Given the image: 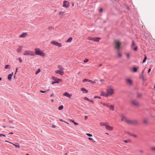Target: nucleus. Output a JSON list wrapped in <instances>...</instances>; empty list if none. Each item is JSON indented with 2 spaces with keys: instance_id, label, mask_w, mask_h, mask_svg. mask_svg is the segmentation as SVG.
<instances>
[{
  "instance_id": "f257e3e1",
  "label": "nucleus",
  "mask_w": 155,
  "mask_h": 155,
  "mask_svg": "<svg viewBox=\"0 0 155 155\" xmlns=\"http://www.w3.org/2000/svg\"><path fill=\"white\" fill-rule=\"evenodd\" d=\"M35 53L36 54L38 55H40L42 56H45V53L41 51L39 48H35Z\"/></svg>"
},
{
  "instance_id": "f03ea898",
  "label": "nucleus",
  "mask_w": 155,
  "mask_h": 155,
  "mask_svg": "<svg viewBox=\"0 0 155 155\" xmlns=\"http://www.w3.org/2000/svg\"><path fill=\"white\" fill-rule=\"evenodd\" d=\"M127 123L128 124L133 125H136L138 124V121L135 120H128L127 121Z\"/></svg>"
},
{
  "instance_id": "7ed1b4c3",
  "label": "nucleus",
  "mask_w": 155,
  "mask_h": 155,
  "mask_svg": "<svg viewBox=\"0 0 155 155\" xmlns=\"http://www.w3.org/2000/svg\"><path fill=\"white\" fill-rule=\"evenodd\" d=\"M23 55H31L33 56L35 55V52L34 51H31L30 50H26L23 53Z\"/></svg>"
},
{
  "instance_id": "20e7f679",
  "label": "nucleus",
  "mask_w": 155,
  "mask_h": 155,
  "mask_svg": "<svg viewBox=\"0 0 155 155\" xmlns=\"http://www.w3.org/2000/svg\"><path fill=\"white\" fill-rule=\"evenodd\" d=\"M107 92L108 95H112L114 93V90L110 87H108L107 89Z\"/></svg>"
},
{
  "instance_id": "39448f33",
  "label": "nucleus",
  "mask_w": 155,
  "mask_h": 155,
  "mask_svg": "<svg viewBox=\"0 0 155 155\" xmlns=\"http://www.w3.org/2000/svg\"><path fill=\"white\" fill-rule=\"evenodd\" d=\"M115 43L116 45V46L115 47V49H117L118 51H119L120 48V46L121 45V43L118 41H115Z\"/></svg>"
},
{
  "instance_id": "423d86ee",
  "label": "nucleus",
  "mask_w": 155,
  "mask_h": 155,
  "mask_svg": "<svg viewBox=\"0 0 155 155\" xmlns=\"http://www.w3.org/2000/svg\"><path fill=\"white\" fill-rule=\"evenodd\" d=\"M51 44L55 45V46H57L58 47H61L62 46L61 44L59 43L58 42L55 41H51Z\"/></svg>"
},
{
  "instance_id": "0eeeda50",
  "label": "nucleus",
  "mask_w": 155,
  "mask_h": 155,
  "mask_svg": "<svg viewBox=\"0 0 155 155\" xmlns=\"http://www.w3.org/2000/svg\"><path fill=\"white\" fill-rule=\"evenodd\" d=\"M69 2L66 1H64L63 2V6L66 8L68 7L69 6Z\"/></svg>"
},
{
  "instance_id": "6e6552de",
  "label": "nucleus",
  "mask_w": 155,
  "mask_h": 155,
  "mask_svg": "<svg viewBox=\"0 0 155 155\" xmlns=\"http://www.w3.org/2000/svg\"><path fill=\"white\" fill-rule=\"evenodd\" d=\"M63 95L64 96H66L68 97V98H71V94H70L69 93H68L67 92H65L64 93V94H63Z\"/></svg>"
},
{
  "instance_id": "1a4fd4ad",
  "label": "nucleus",
  "mask_w": 155,
  "mask_h": 155,
  "mask_svg": "<svg viewBox=\"0 0 155 155\" xmlns=\"http://www.w3.org/2000/svg\"><path fill=\"white\" fill-rule=\"evenodd\" d=\"M55 73L57 74H58L61 75H63L64 74V71H63L57 70L55 71Z\"/></svg>"
},
{
  "instance_id": "9d476101",
  "label": "nucleus",
  "mask_w": 155,
  "mask_h": 155,
  "mask_svg": "<svg viewBox=\"0 0 155 155\" xmlns=\"http://www.w3.org/2000/svg\"><path fill=\"white\" fill-rule=\"evenodd\" d=\"M5 142H8V143H10L12 144L16 147H17V148H19L20 147V146H19V144L18 143H16V144H14V143H12L9 142L8 141H7V140H5Z\"/></svg>"
},
{
  "instance_id": "9b49d317",
  "label": "nucleus",
  "mask_w": 155,
  "mask_h": 155,
  "mask_svg": "<svg viewBox=\"0 0 155 155\" xmlns=\"http://www.w3.org/2000/svg\"><path fill=\"white\" fill-rule=\"evenodd\" d=\"M121 120L122 121H125L127 123V121L128 120L127 119V118L123 115H122L121 116Z\"/></svg>"
},
{
  "instance_id": "f8f14e48",
  "label": "nucleus",
  "mask_w": 155,
  "mask_h": 155,
  "mask_svg": "<svg viewBox=\"0 0 155 155\" xmlns=\"http://www.w3.org/2000/svg\"><path fill=\"white\" fill-rule=\"evenodd\" d=\"M101 38L99 37L94 38L93 41H94L99 42Z\"/></svg>"
},
{
  "instance_id": "ddd939ff",
  "label": "nucleus",
  "mask_w": 155,
  "mask_h": 155,
  "mask_svg": "<svg viewBox=\"0 0 155 155\" xmlns=\"http://www.w3.org/2000/svg\"><path fill=\"white\" fill-rule=\"evenodd\" d=\"M126 81L127 83L129 84L130 85H131L132 84V81L129 79H127L126 80Z\"/></svg>"
},
{
  "instance_id": "4468645a",
  "label": "nucleus",
  "mask_w": 155,
  "mask_h": 155,
  "mask_svg": "<svg viewBox=\"0 0 155 155\" xmlns=\"http://www.w3.org/2000/svg\"><path fill=\"white\" fill-rule=\"evenodd\" d=\"M27 34V33L26 32L23 33L19 36V37L21 38H25Z\"/></svg>"
},
{
  "instance_id": "2eb2a0df",
  "label": "nucleus",
  "mask_w": 155,
  "mask_h": 155,
  "mask_svg": "<svg viewBox=\"0 0 155 155\" xmlns=\"http://www.w3.org/2000/svg\"><path fill=\"white\" fill-rule=\"evenodd\" d=\"M131 103L133 105L135 106H137L139 105L138 103L137 102H136L134 100L132 101Z\"/></svg>"
},
{
  "instance_id": "dca6fc26",
  "label": "nucleus",
  "mask_w": 155,
  "mask_h": 155,
  "mask_svg": "<svg viewBox=\"0 0 155 155\" xmlns=\"http://www.w3.org/2000/svg\"><path fill=\"white\" fill-rule=\"evenodd\" d=\"M51 79L55 81H59V82L60 79L57 78L56 77L54 76H52L51 77Z\"/></svg>"
},
{
  "instance_id": "f3484780",
  "label": "nucleus",
  "mask_w": 155,
  "mask_h": 155,
  "mask_svg": "<svg viewBox=\"0 0 155 155\" xmlns=\"http://www.w3.org/2000/svg\"><path fill=\"white\" fill-rule=\"evenodd\" d=\"M101 95L105 97H107L108 96V94L107 93H105L103 92H101Z\"/></svg>"
},
{
  "instance_id": "a211bd4d",
  "label": "nucleus",
  "mask_w": 155,
  "mask_h": 155,
  "mask_svg": "<svg viewBox=\"0 0 155 155\" xmlns=\"http://www.w3.org/2000/svg\"><path fill=\"white\" fill-rule=\"evenodd\" d=\"M13 72H12V73L8 74V79L9 80H10L11 79L13 75Z\"/></svg>"
},
{
  "instance_id": "6ab92c4d",
  "label": "nucleus",
  "mask_w": 155,
  "mask_h": 155,
  "mask_svg": "<svg viewBox=\"0 0 155 155\" xmlns=\"http://www.w3.org/2000/svg\"><path fill=\"white\" fill-rule=\"evenodd\" d=\"M109 107V109L110 110H112V111H114V105H110Z\"/></svg>"
},
{
  "instance_id": "aec40b11",
  "label": "nucleus",
  "mask_w": 155,
  "mask_h": 155,
  "mask_svg": "<svg viewBox=\"0 0 155 155\" xmlns=\"http://www.w3.org/2000/svg\"><path fill=\"white\" fill-rule=\"evenodd\" d=\"M106 129L109 130H113L112 127L110 126L107 125L106 127Z\"/></svg>"
},
{
  "instance_id": "412c9836",
  "label": "nucleus",
  "mask_w": 155,
  "mask_h": 155,
  "mask_svg": "<svg viewBox=\"0 0 155 155\" xmlns=\"http://www.w3.org/2000/svg\"><path fill=\"white\" fill-rule=\"evenodd\" d=\"M84 99L85 100H86L89 102L92 103L93 102V101L92 100H91L86 97H85L84 98Z\"/></svg>"
},
{
  "instance_id": "4be33fe9",
  "label": "nucleus",
  "mask_w": 155,
  "mask_h": 155,
  "mask_svg": "<svg viewBox=\"0 0 155 155\" xmlns=\"http://www.w3.org/2000/svg\"><path fill=\"white\" fill-rule=\"evenodd\" d=\"M81 90L84 93H86L88 92V91L86 90L85 88H82L81 89Z\"/></svg>"
},
{
  "instance_id": "5701e85b",
  "label": "nucleus",
  "mask_w": 155,
  "mask_h": 155,
  "mask_svg": "<svg viewBox=\"0 0 155 155\" xmlns=\"http://www.w3.org/2000/svg\"><path fill=\"white\" fill-rule=\"evenodd\" d=\"M22 48V46H20L18 47L17 50V52L18 53H19L21 51Z\"/></svg>"
},
{
  "instance_id": "b1692460",
  "label": "nucleus",
  "mask_w": 155,
  "mask_h": 155,
  "mask_svg": "<svg viewBox=\"0 0 155 155\" xmlns=\"http://www.w3.org/2000/svg\"><path fill=\"white\" fill-rule=\"evenodd\" d=\"M64 12H59V15L61 17H62L64 15Z\"/></svg>"
},
{
  "instance_id": "393cba45",
  "label": "nucleus",
  "mask_w": 155,
  "mask_h": 155,
  "mask_svg": "<svg viewBox=\"0 0 155 155\" xmlns=\"http://www.w3.org/2000/svg\"><path fill=\"white\" fill-rule=\"evenodd\" d=\"M142 95V94H139V93H137V97L138 98H141V97Z\"/></svg>"
},
{
  "instance_id": "a878e982",
  "label": "nucleus",
  "mask_w": 155,
  "mask_h": 155,
  "mask_svg": "<svg viewBox=\"0 0 155 155\" xmlns=\"http://www.w3.org/2000/svg\"><path fill=\"white\" fill-rule=\"evenodd\" d=\"M72 38L71 37H70L66 41V42H71V40H72Z\"/></svg>"
},
{
  "instance_id": "bb28decb",
  "label": "nucleus",
  "mask_w": 155,
  "mask_h": 155,
  "mask_svg": "<svg viewBox=\"0 0 155 155\" xmlns=\"http://www.w3.org/2000/svg\"><path fill=\"white\" fill-rule=\"evenodd\" d=\"M135 45V43L134 41H132V43L131 46V48H133V47Z\"/></svg>"
},
{
  "instance_id": "cd10ccee",
  "label": "nucleus",
  "mask_w": 155,
  "mask_h": 155,
  "mask_svg": "<svg viewBox=\"0 0 155 155\" xmlns=\"http://www.w3.org/2000/svg\"><path fill=\"white\" fill-rule=\"evenodd\" d=\"M127 134H129V135H131V136H133V137H137V136L136 135L131 134L129 132H127Z\"/></svg>"
},
{
  "instance_id": "c85d7f7f",
  "label": "nucleus",
  "mask_w": 155,
  "mask_h": 155,
  "mask_svg": "<svg viewBox=\"0 0 155 155\" xmlns=\"http://www.w3.org/2000/svg\"><path fill=\"white\" fill-rule=\"evenodd\" d=\"M100 125L101 126H105L106 127V126H107L106 124L105 123H104V122L101 123Z\"/></svg>"
},
{
  "instance_id": "c756f323",
  "label": "nucleus",
  "mask_w": 155,
  "mask_h": 155,
  "mask_svg": "<svg viewBox=\"0 0 155 155\" xmlns=\"http://www.w3.org/2000/svg\"><path fill=\"white\" fill-rule=\"evenodd\" d=\"M64 107L63 105H61L58 107V109L59 110H61L63 109Z\"/></svg>"
},
{
  "instance_id": "7c9ffc66",
  "label": "nucleus",
  "mask_w": 155,
  "mask_h": 155,
  "mask_svg": "<svg viewBox=\"0 0 155 155\" xmlns=\"http://www.w3.org/2000/svg\"><path fill=\"white\" fill-rule=\"evenodd\" d=\"M137 68H136L134 67L133 68V71L134 72H137Z\"/></svg>"
},
{
  "instance_id": "2f4dec72",
  "label": "nucleus",
  "mask_w": 155,
  "mask_h": 155,
  "mask_svg": "<svg viewBox=\"0 0 155 155\" xmlns=\"http://www.w3.org/2000/svg\"><path fill=\"white\" fill-rule=\"evenodd\" d=\"M48 90H47L46 91H43L42 90H40V92L42 93H45L48 92Z\"/></svg>"
},
{
  "instance_id": "473e14b6",
  "label": "nucleus",
  "mask_w": 155,
  "mask_h": 155,
  "mask_svg": "<svg viewBox=\"0 0 155 155\" xmlns=\"http://www.w3.org/2000/svg\"><path fill=\"white\" fill-rule=\"evenodd\" d=\"M147 58V57L145 55L143 61V63H144L145 62V61L146 60Z\"/></svg>"
},
{
  "instance_id": "72a5a7b5",
  "label": "nucleus",
  "mask_w": 155,
  "mask_h": 155,
  "mask_svg": "<svg viewBox=\"0 0 155 155\" xmlns=\"http://www.w3.org/2000/svg\"><path fill=\"white\" fill-rule=\"evenodd\" d=\"M41 71V70L40 69H39L38 70L36 71L35 73V74H38V73H39Z\"/></svg>"
},
{
  "instance_id": "f704fd0d",
  "label": "nucleus",
  "mask_w": 155,
  "mask_h": 155,
  "mask_svg": "<svg viewBox=\"0 0 155 155\" xmlns=\"http://www.w3.org/2000/svg\"><path fill=\"white\" fill-rule=\"evenodd\" d=\"M10 65L8 64L6 65L5 67V68L7 69L9 68Z\"/></svg>"
},
{
  "instance_id": "c9c22d12",
  "label": "nucleus",
  "mask_w": 155,
  "mask_h": 155,
  "mask_svg": "<svg viewBox=\"0 0 155 155\" xmlns=\"http://www.w3.org/2000/svg\"><path fill=\"white\" fill-rule=\"evenodd\" d=\"M130 54L129 53H127L126 54V56H127V58H129L130 57Z\"/></svg>"
},
{
  "instance_id": "e433bc0d",
  "label": "nucleus",
  "mask_w": 155,
  "mask_h": 155,
  "mask_svg": "<svg viewBox=\"0 0 155 155\" xmlns=\"http://www.w3.org/2000/svg\"><path fill=\"white\" fill-rule=\"evenodd\" d=\"M151 150L155 151V147H151L150 148Z\"/></svg>"
},
{
  "instance_id": "4c0bfd02",
  "label": "nucleus",
  "mask_w": 155,
  "mask_h": 155,
  "mask_svg": "<svg viewBox=\"0 0 155 155\" xmlns=\"http://www.w3.org/2000/svg\"><path fill=\"white\" fill-rule=\"evenodd\" d=\"M93 38H94L91 37H89L88 38V39L92 41H93Z\"/></svg>"
},
{
  "instance_id": "58836bf2",
  "label": "nucleus",
  "mask_w": 155,
  "mask_h": 155,
  "mask_svg": "<svg viewBox=\"0 0 155 155\" xmlns=\"http://www.w3.org/2000/svg\"><path fill=\"white\" fill-rule=\"evenodd\" d=\"M140 78H142V80L143 81H145V80L144 79V77L142 75H141V76H140Z\"/></svg>"
},
{
  "instance_id": "ea45409f",
  "label": "nucleus",
  "mask_w": 155,
  "mask_h": 155,
  "mask_svg": "<svg viewBox=\"0 0 155 155\" xmlns=\"http://www.w3.org/2000/svg\"><path fill=\"white\" fill-rule=\"evenodd\" d=\"M89 79H84L83 80V82H88Z\"/></svg>"
},
{
  "instance_id": "a19ab883",
  "label": "nucleus",
  "mask_w": 155,
  "mask_h": 155,
  "mask_svg": "<svg viewBox=\"0 0 155 155\" xmlns=\"http://www.w3.org/2000/svg\"><path fill=\"white\" fill-rule=\"evenodd\" d=\"M59 83V81H54L52 82L51 83V84H53L55 83Z\"/></svg>"
},
{
  "instance_id": "79ce46f5",
  "label": "nucleus",
  "mask_w": 155,
  "mask_h": 155,
  "mask_svg": "<svg viewBox=\"0 0 155 155\" xmlns=\"http://www.w3.org/2000/svg\"><path fill=\"white\" fill-rule=\"evenodd\" d=\"M124 142L127 143H128L129 142H130L131 141L130 140H124Z\"/></svg>"
},
{
  "instance_id": "37998d69",
  "label": "nucleus",
  "mask_w": 155,
  "mask_h": 155,
  "mask_svg": "<svg viewBox=\"0 0 155 155\" xmlns=\"http://www.w3.org/2000/svg\"><path fill=\"white\" fill-rule=\"evenodd\" d=\"M103 105L106 106L107 107H109V104H106L105 103H104L103 104Z\"/></svg>"
},
{
  "instance_id": "c03bdc74",
  "label": "nucleus",
  "mask_w": 155,
  "mask_h": 155,
  "mask_svg": "<svg viewBox=\"0 0 155 155\" xmlns=\"http://www.w3.org/2000/svg\"><path fill=\"white\" fill-rule=\"evenodd\" d=\"M143 123L145 124H147V121L146 120H144L143 121Z\"/></svg>"
},
{
  "instance_id": "a18cd8bd",
  "label": "nucleus",
  "mask_w": 155,
  "mask_h": 155,
  "mask_svg": "<svg viewBox=\"0 0 155 155\" xmlns=\"http://www.w3.org/2000/svg\"><path fill=\"white\" fill-rule=\"evenodd\" d=\"M94 98H99V99H101V97H100L99 96H94Z\"/></svg>"
},
{
  "instance_id": "49530a36",
  "label": "nucleus",
  "mask_w": 155,
  "mask_h": 155,
  "mask_svg": "<svg viewBox=\"0 0 155 155\" xmlns=\"http://www.w3.org/2000/svg\"><path fill=\"white\" fill-rule=\"evenodd\" d=\"M58 68H59V69H63V68H62V67L61 66H59V65L58 66Z\"/></svg>"
},
{
  "instance_id": "de8ad7c7",
  "label": "nucleus",
  "mask_w": 155,
  "mask_h": 155,
  "mask_svg": "<svg viewBox=\"0 0 155 155\" xmlns=\"http://www.w3.org/2000/svg\"><path fill=\"white\" fill-rule=\"evenodd\" d=\"M88 61V60L87 59H85L84 60V62L85 63L86 62H87Z\"/></svg>"
},
{
  "instance_id": "09e8293b",
  "label": "nucleus",
  "mask_w": 155,
  "mask_h": 155,
  "mask_svg": "<svg viewBox=\"0 0 155 155\" xmlns=\"http://www.w3.org/2000/svg\"><path fill=\"white\" fill-rule=\"evenodd\" d=\"M133 49L134 51H137V50L138 48L136 46Z\"/></svg>"
},
{
  "instance_id": "8fccbe9b",
  "label": "nucleus",
  "mask_w": 155,
  "mask_h": 155,
  "mask_svg": "<svg viewBox=\"0 0 155 155\" xmlns=\"http://www.w3.org/2000/svg\"><path fill=\"white\" fill-rule=\"evenodd\" d=\"M87 135L89 137H91L92 136V134L88 133H87Z\"/></svg>"
},
{
  "instance_id": "3c124183",
  "label": "nucleus",
  "mask_w": 155,
  "mask_h": 155,
  "mask_svg": "<svg viewBox=\"0 0 155 155\" xmlns=\"http://www.w3.org/2000/svg\"><path fill=\"white\" fill-rule=\"evenodd\" d=\"M88 139H89V140H91L93 142H94V140L92 138H91L89 137L88 138Z\"/></svg>"
},
{
  "instance_id": "603ef678",
  "label": "nucleus",
  "mask_w": 155,
  "mask_h": 155,
  "mask_svg": "<svg viewBox=\"0 0 155 155\" xmlns=\"http://www.w3.org/2000/svg\"><path fill=\"white\" fill-rule=\"evenodd\" d=\"M118 56L120 57H122V54L120 53H118Z\"/></svg>"
},
{
  "instance_id": "864d4df0",
  "label": "nucleus",
  "mask_w": 155,
  "mask_h": 155,
  "mask_svg": "<svg viewBox=\"0 0 155 155\" xmlns=\"http://www.w3.org/2000/svg\"><path fill=\"white\" fill-rule=\"evenodd\" d=\"M18 59L20 62H21L22 61V60L21 58H19L18 59Z\"/></svg>"
},
{
  "instance_id": "5fc2aeb1",
  "label": "nucleus",
  "mask_w": 155,
  "mask_h": 155,
  "mask_svg": "<svg viewBox=\"0 0 155 155\" xmlns=\"http://www.w3.org/2000/svg\"><path fill=\"white\" fill-rule=\"evenodd\" d=\"M88 82H91V83H94V81H91V80H89V81H88Z\"/></svg>"
},
{
  "instance_id": "6e6d98bb",
  "label": "nucleus",
  "mask_w": 155,
  "mask_h": 155,
  "mask_svg": "<svg viewBox=\"0 0 155 155\" xmlns=\"http://www.w3.org/2000/svg\"><path fill=\"white\" fill-rule=\"evenodd\" d=\"M88 118V117L87 116H85L84 117V119L86 120Z\"/></svg>"
},
{
  "instance_id": "4d7b16f0",
  "label": "nucleus",
  "mask_w": 155,
  "mask_h": 155,
  "mask_svg": "<svg viewBox=\"0 0 155 155\" xmlns=\"http://www.w3.org/2000/svg\"><path fill=\"white\" fill-rule=\"evenodd\" d=\"M102 11H103V9H102V8H101L100 9V10H99V12H102Z\"/></svg>"
},
{
  "instance_id": "13d9d810",
  "label": "nucleus",
  "mask_w": 155,
  "mask_h": 155,
  "mask_svg": "<svg viewBox=\"0 0 155 155\" xmlns=\"http://www.w3.org/2000/svg\"><path fill=\"white\" fill-rule=\"evenodd\" d=\"M18 69L17 68H16V71H15V74H16V73L18 71Z\"/></svg>"
},
{
  "instance_id": "bf43d9fd",
  "label": "nucleus",
  "mask_w": 155,
  "mask_h": 155,
  "mask_svg": "<svg viewBox=\"0 0 155 155\" xmlns=\"http://www.w3.org/2000/svg\"><path fill=\"white\" fill-rule=\"evenodd\" d=\"M151 69L150 68L148 69V73H150V71H151Z\"/></svg>"
},
{
  "instance_id": "052dcab7",
  "label": "nucleus",
  "mask_w": 155,
  "mask_h": 155,
  "mask_svg": "<svg viewBox=\"0 0 155 155\" xmlns=\"http://www.w3.org/2000/svg\"><path fill=\"white\" fill-rule=\"evenodd\" d=\"M60 121L63 122H65V121H64L62 119H60Z\"/></svg>"
},
{
  "instance_id": "680f3d73",
  "label": "nucleus",
  "mask_w": 155,
  "mask_h": 155,
  "mask_svg": "<svg viewBox=\"0 0 155 155\" xmlns=\"http://www.w3.org/2000/svg\"><path fill=\"white\" fill-rule=\"evenodd\" d=\"M69 120L70 121V122H73V121H74V120H71V119H70Z\"/></svg>"
},
{
  "instance_id": "e2e57ef3",
  "label": "nucleus",
  "mask_w": 155,
  "mask_h": 155,
  "mask_svg": "<svg viewBox=\"0 0 155 155\" xmlns=\"http://www.w3.org/2000/svg\"><path fill=\"white\" fill-rule=\"evenodd\" d=\"M74 125H78V124L74 122Z\"/></svg>"
},
{
  "instance_id": "0e129e2a",
  "label": "nucleus",
  "mask_w": 155,
  "mask_h": 155,
  "mask_svg": "<svg viewBox=\"0 0 155 155\" xmlns=\"http://www.w3.org/2000/svg\"><path fill=\"white\" fill-rule=\"evenodd\" d=\"M139 151L141 153H143V151L142 150H140Z\"/></svg>"
},
{
  "instance_id": "69168bd1",
  "label": "nucleus",
  "mask_w": 155,
  "mask_h": 155,
  "mask_svg": "<svg viewBox=\"0 0 155 155\" xmlns=\"http://www.w3.org/2000/svg\"><path fill=\"white\" fill-rule=\"evenodd\" d=\"M144 71H143L142 72V76H143V73H144Z\"/></svg>"
},
{
  "instance_id": "338daca9",
  "label": "nucleus",
  "mask_w": 155,
  "mask_h": 155,
  "mask_svg": "<svg viewBox=\"0 0 155 155\" xmlns=\"http://www.w3.org/2000/svg\"><path fill=\"white\" fill-rule=\"evenodd\" d=\"M13 134V132H10V133H9V134Z\"/></svg>"
},
{
  "instance_id": "774afa93",
  "label": "nucleus",
  "mask_w": 155,
  "mask_h": 155,
  "mask_svg": "<svg viewBox=\"0 0 155 155\" xmlns=\"http://www.w3.org/2000/svg\"><path fill=\"white\" fill-rule=\"evenodd\" d=\"M72 6H74V3H72Z\"/></svg>"
}]
</instances>
